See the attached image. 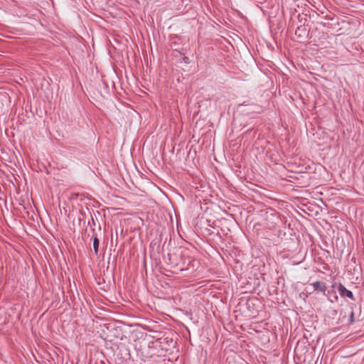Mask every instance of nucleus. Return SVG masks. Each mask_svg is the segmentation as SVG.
Returning a JSON list of instances; mask_svg holds the SVG:
<instances>
[{
    "instance_id": "nucleus-1",
    "label": "nucleus",
    "mask_w": 364,
    "mask_h": 364,
    "mask_svg": "<svg viewBox=\"0 0 364 364\" xmlns=\"http://www.w3.org/2000/svg\"><path fill=\"white\" fill-rule=\"evenodd\" d=\"M328 294H338L340 296H353L352 291L346 289L340 283L334 282L332 284L329 290H328Z\"/></svg>"
},
{
    "instance_id": "nucleus-2",
    "label": "nucleus",
    "mask_w": 364,
    "mask_h": 364,
    "mask_svg": "<svg viewBox=\"0 0 364 364\" xmlns=\"http://www.w3.org/2000/svg\"><path fill=\"white\" fill-rule=\"evenodd\" d=\"M266 220L267 222V225L269 229L275 228L279 226L281 219L278 213L275 212L267 213L266 216Z\"/></svg>"
},
{
    "instance_id": "nucleus-3",
    "label": "nucleus",
    "mask_w": 364,
    "mask_h": 364,
    "mask_svg": "<svg viewBox=\"0 0 364 364\" xmlns=\"http://www.w3.org/2000/svg\"><path fill=\"white\" fill-rule=\"evenodd\" d=\"M311 285L313 287L314 291L319 293H323L324 295H326V290L327 288L324 282L317 281L311 284Z\"/></svg>"
},
{
    "instance_id": "nucleus-4",
    "label": "nucleus",
    "mask_w": 364,
    "mask_h": 364,
    "mask_svg": "<svg viewBox=\"0 0 364 364\" xmlns=\"http://www.w3.org/2000/svg\"><path fill=\"white\" fill-rule=\"evenodd\" d=\"M99 244H100V242H99V240L97 237V236L94 237H93V249H94L95 253L96 255H97V253H98Z\"/></svg>"
},
{
    "instance_id": "nucleus-5",
    "label": "nucleus",
    "mask_w": 364,
    "mask_h": 364,
    "mask_svg": "<svg viewBox=\"0 0 364 364\" xmlns=\"http://www.w3.org/2000/svg\"><path fill=\"white\" fill-rule=\"evenodd\" d=\"M188 261L191 262V264H192V266L193 267V268H195L196 267H197L199 264L198 259L190 258V259H188Z\"/></svg>"
},
{
    "instance_id": "nucleus-6",
    "label": "nucleus",
    "mask_w": 364,
    "mask_h": 364,
    "mask_svg": "<svg viewBox=\"0 0 364 364\" xmlns=\"http://www.w3.org/2000/svg\"><path fill=\"white\" fill-rule=\"evenodd\" d=\"M205 295L206 296H216V294L210 290V289H208L207 291H205Z\"/></svg>"
},
{
    "instance_id": "nucleus-7",
    "label": "nucleus",
    "mask_w": 364,
    "mask_h": 364,
    "mask_svg": "<svg viewBox=\"0 0 364 364\" xmlns=\"http://www.w3.org/2000/svg\"><path fill=\"white\" fill-rule=\"evenodd\" d=\"M200 293H197V294H196V296H200Z\"/></svg>"
},
{
    "instance_id": "nucleus-8",
    "label": "nucleus",
    "mask_w": 364,
    "mask_h": 364,
    "mask_svg": "<svg viewBox=\"0 0 364 364\" xmlns=\"http://www.w3.org/2000/svg\"><path fill=\"white\" fill-rule=\"evenodd\" d=\"M327 268H328V265H326V267H324V269H327Z\"/></svg>"
}]
</instances>
